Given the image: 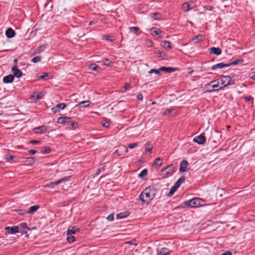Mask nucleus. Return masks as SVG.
Segmentation results:
<instances>
[{
    "label": "nucleus",
    "instance_id": "nucleus-1",
    "mask_svg": "<svg viewBox=\"0 0 255 255\" xmlns=\"http://www.w3.org/2000/svg\"><path fill=\"white\" fill-rule=\"evenodd\" d=\"M157 190L153 186H149L146 188L139 196L140 200L143 203L148 204L154 198Z\"/></svg>",
    "mask_w": 255,
    "mask_h": 255
},
{
    "label": "nucleus",
    "instance_id": "nucleus-2",
    "mask_svg": "<svg viewBox=\"0 0 255 255\" xmlns=\"http://www.w3.org/2000/svg\"><path fill=\"white\" fill-rule=\"evenodd\" d=\"M203 201L201 199L196 198L185 202L184 204L191 208H197L201 206Z\"/></svg>",
    "mask_w": 255,
    "mask_h": 255
},
{
    "label": "nucleus",
    "instance_id": "nucleus-3",
    "mask_svg": "<svg viewBox=\"0 0 255 255\" xmlns=\"http://www.w3.org/2000/svg\"><path fill=\"white\" fill-rule=\"evenodd\" d=\"M218 79L220 82V85H221L222 89L228 85H233L235 83L234 81L232 80L231 77L229 76H222Z\"/></svg>",
    "mask_w": 255,
    "mask_h": 255
},
{
    "label": "nucleus",
    "instance_id": "nucleus-4",
    "mask_svg": "<svg viewBox=\"0 0 255 255\" xmlns=\"http://www.w3.org/2000/svg\"><path fill=\"white\" fill-rule=\"evenodd\" d=\"M57 123L60 124H66L69 125L71 127H74L78 125V123L76 122L72 121L70 118L68 117H61L58 119Z\"/></svg>",
    "mask_w": 255,
    "mask_h": 255
},
{
    "label": "nucleus",
    "instance_id": "nucleus-5",
    "mask_svg": "<svg viewBox=\"0 0 255 255\" xmlns=\"http://www.w3.org/2000/svg\"><path fill=\"white\" fill-rule=\"evenodd\" d=\"M220 82L219 80V79L215 80L213 81H212L210 83L207 84V86H211L213 89L211 90H208L207 92L211 93L215 91H217L219 90H221L222 89V87L221 86H220Z\"/></svg>",
    "mask_w": 255,
    "mask_h": 255
},
{
    "label": "nucleus",
    "instance_id": "nucleus-6",
    "mask_svg": "<svg viewBox=\"0 0 255 255\" xmlns=\"http://www.w3.org/2000/svg\"><path fill=\"white\" fill-rule=\"evenodd\" d=\"M174 167L173 165L170 164L162 169L161 171L163 178H166L168 175H171L174 171Z\"/></svg>",
    "mask_w": 255,
    "mask_h": 255
},
{
    "label": "nucleus",
    "instance_id": "nucleus-7",
    "mask_svg": "<svg viewBox=\"0 0 255 255\" xmlns=\"http://www.w3.org/2000/svg\"><path fill=\"white\" fill-rule=\"evenodd\" d=\"M128 152L127 147L125 145H120L119 149L116 150L114 152V155L120 156L121 155H125Z\"/></svg>",
    "mask_w": 255,
    "mask_h": 255
},
{
    "label": "nucleus",
    "instance_id": "nucleus-8",
    "mask_svg": "<svg viewBox=\"0 0 255 255\" xmlns=\"http://www.w3.org/2000/svg\"><path fill=\"white\" fill-rule=\"evenodd\" d=\"M66 106L65 103H60L56 105L52 109V112L53 114H56L60 111V110H63Z\"/></svg>",
    "mask_w": 255,
    "mask_h": 255
},
{
    "label": "nucleus",
    "instance_id": "nucleus-9",
    "mask_svg": "<svg viewBox=\"0 0 255 255\" xmlns=\"http://www.w3.org/2000/svg\"><path fill=\"white\" fill-rule=\"evenodd\" d=\"M5 230L7 234H14L19 232V227L18 226L7 227Z\"/></svg>",
    "mask_w": 255,
    "mask_h": 255
},
{
    "label": "nucleus",
    "instance_id": "nucleus-10",
    "mask_svg": "<svg viewBox=\"0 0 255 255\" xmlns=\"http://www.w3.org/2000/svg\"><path fill=\"white\" fill-rule=\"evenodd\" d=\"M11 71L13 74L12 76H14V77L20 78L22 75V72L18 69L16 66H13L12 67Z\"/></svg>",
    "mask_w": 255,
    "mask_h": 255
},
{
    "label": "nucleus",
    "instance_id": "nucleus-11",
    "mask_svg": "<svg viewBox=\"0 0 255 255\" xmlns=\"http://www.w3.org/2000/svg\"><path fill=\"white\" fill-rule=\"evenodd\" d=\"M206 137L204 135L202 134H200L199 135L196 136L193 139V141L194 142L197 143L199 144H202L204 143Z\"/></svg>",
    "mask_w": 255,
    "mask_h": 255
},
{
    "label": "nucleus",
    "instance_id": "nucleus-12",
    "mask_svg": "<svg viewBox=\"0 0 255 255\" xmlns=\"http://www.w3.org/2000/svg\"><path fill=\"white\" fill-rule=\"evenodd\" d=\"M188 162L186 160H183L180 164L179 172L181 173L184 172L188 165Z\"/></svg>",
    "mask_w": 255,
    "mask_h": 255
},
{
    "label": "nucleus",
    "instance_id": "nucleus-13",
    "mask_svg": "<svg viewBox=\"0 0 255 255\" xmlns=\"http://www.w3.org/2000/svg\"><path fill=\"white\" fill-rule=\"evenodd\" d=\"M151 34L154 36H158L160 38L163 37L162 35H161V31L157 28L152 27L151 29Z\"/></svg>",
    "mask_w": 255,
    "mask_h": 255
},
{
    "label": "nucleus",
    "instance_id": "nucleus-14",
    "mask_svg": "<svg viewBox=\"0 0 255 255\" xmlns=\"http://www.w3.org/2000/svg\"><path fill=\"white\" fill-rule=\"evenodd\" d=\"M210 53H213L216 55H219L222 53V50L219 47H211L209 48Z\"/></svg>",
    "mask_w": 255,
    "mask_h": 255
},
{
    "label": "nucleus",
    "instance_id": "nucleus-15",
    "mask_svg": "<svg viewBox=\"0 0 255 255\" xmlns=\"http://www.w3.org/2000/svg\"><path fill=\"white\" fill-rule=\"evenodd\" d=\"M5 35L8 38H12L15 35V32L11 28H8L5 31Z\"/></svg>",
    "mask_w": 255,
    "mask_h": 255
},
{
    "label": "nucleus",
    "instance_id": "nucleus-16",
    "mask_svg": "<svg viewBox=\"0 0 255 255\" xmlns=\"http://www.w3.org/2000/svg\"><path fill=\"white\" fill-rule=\"evenodd\" d=\"M227 67H229L228 63L224 64L223 63H220L213 65L211 68L212 70H216L217 69H221Z\"/></svg>",
    "mask_w": 255,
    "mask_h": 255
},
{
    "label": "nucleus",
    "instance_id": "nucleus-17",
    "mask_svg": "<svg viewBox=\"0 0 255 255\" xmlns=\"http://www.w3.org/2000/svg\"><path fill=\"white\" fill-rule=\"evenodd\" d=\"M79 231V229L76 228L74 226H70L68 228L67 231V235H72L75 234L77 231Z\"/></svg>",
    "mask_w": 255,
    "mask_h": 255
},
{
    "label": "nucleus",
    "instance_id": "nucleus-18",
    "mask_svg": "<svg viewBox=\"0 0 255 255\" xmlns=\"http://www.w3.org/2000/svg\"><path fill=\"white\" fill-rule=\"evenodd\" d=\"M13 79L14 76H12L11 74H9L3 77V82L5 83H10L13 82Z\"/></svg>",
    "mask_w": 255,
    "mask_h": 255
},
{
    "label": "nucleus",
    "instance_id": "nucleus-19",
    "mask_svg": "<svg viewBox=\"0 0 255 255\" xmlns=\"http://www.w3.org/2000/svg\"><path fill=\"white\" fill-rule=\"evenodd\" d=\"M71 177V176H69L61 178L60 179L57 180L56 181H55L54 182H52L53 185V186L54 185H57L63 182L67 181L70 179Z\"/></svg>",
    "mask_w": 255,
    "mask_h": 255
},
{
    "label": "nucleus",
    "instance_id": "nucleus-20",
    "mask_svg": "<svg viewBox=\"0 0 255 255\" xmlns=\"http://www.w3.org/2000/svg\"><path fill=\"white\" fill-rule=\"evenodd\" d=\"M40 206L34 205L29 208L28 210L27 211V213L30 214H33L35 211L39 209Z\"/></svg>",
    "mask_w": 255,
    "mask_h": 255
},
{
    "label": "nucleus",
    "instance_id": "nucleus-21",
    "mask_svg": "<svg viewBox=\"0 0 255 255\" xmlns=\"http://www.w3.org/2000/svg\"><path fill=\"white\" fill-rule=\"evenodd\" d=\"M170 251L168 248H163L158 253V255H168L169 254Z\"/></svg>",
    "mask_w": 255,
    "mask_h": 255
},
{
    "label": "nucleus",
    "instance_id": "nucleus-22",
    "mask_svg": "<svg viewBox=\"0 0 255 255\" xmlns=\"http://www.w3.org/2000/svg\"><path fill=\"white\" fill-rule=\"evenodd\" d=\"M160 71H164L166 73H171L175 71V69L172 67H162L159 68Z\"/></svg>",
    "mask_w": 255,
    "mask_h": 255
},
{
    "label": "nucleus",
    "instance_id": "nucleus-23",
    "mask_svg": "<svg viewBox=\"0 0 255 255\" xmlns=\"http://www.w3.org/2000/svg\"><path fill=\"white\" fill-rule=\"evenodd\" d=\"M203 40V36L201 35H198L194 36L192 39V41L195 43L198 42L199 41H201Z\"/></svg>",
    "mask_w": 255,
    "mask_h": 255
},
{
    "label": "nucleus",
    "instance_id": "nucleus-24",
    "mask_svg": "<svg viewBox=\"0 0 255 255\" xmlns=\"http://www.w3.org/2000/svg\"><path fill=\"white\" fill-rule=\"evenodd\" d=\"M129 30L131 32H134L136 35H139L141 33L139 27L136 26H133L129 27Z\"/></svg>",
    "mask_w": 255,
    "mask_h": 255
},
{
    "label": "nucleus",
    "instance_id": "nucleus-25",
    "mask_svg": "<svg viewBox=\"0 0 255 255\" xmlns=\"http://www.w3.org/2000/svg\"><path fill=\"white\" fill-rule=\"evenodd\" d=\"M162 164V160L160 157H157L155 159L153 165H157V168H159L161 166Z\"/></svg>",
    "mask_w": 255,
    "mask_h": 255
},
{
    "label": "nucleus",
    "instance_id": "nucleus-26",
    "mask_svg": "<svg viewBox=\"0 0 255 255\" xmlns=\"http://www.w3.org/2000/svg\"><path fill=\"white\" fill-rule=\"evenodd\" d=\"M244 60L243 59H236L231 62L228 63V65H229V66L231 65H236L238 64H242Z\"/></svg>",
    "mask_w": 255,
    "mask_h": 255
},
{
    "label": "nucleus",
    "instance_id": "nucleus-27",
    "mask_svg": "<svg viewBox=\"0 0 255 255\" xmlns=\"http://www.w3.org/2000/svg\"><path fill=\"white\" fill-rule=\"evenodd\" d=\"M90 104V101H82L79 104H78L76 106H81L83 108H86L88 107Z\"/></svg>",
    "mask_w": 255,
    "mask_h": 255
},
{
    "label": "nucleus",
    "instance_id": "nucleus-28",
    "mask_svg": "<svg viewBox=\"0 0 255 255\" xmlns=\"http://www.w3.org/2000/svg\"><path fill=\"white\" fill-rule=\"evenodd\" d=\"M161 45L163 47L167 49H171L172 46L170 42L167 41H163L161 42Z\"/></svg>",
    "mask_w": 255,
    "mask_h": 255
},
{
    "label": "nucleus",
    "instance_id": "nucleus-29",
    "mask_svg": "<svg viewBox=\"0 0 255 255\" xmlns=\"http://www.w3.org/2000/svg\"><path fill=\"white\" fill-rule=\"evenodd\" d=\"M185 177L182 176L178 180L176 181L174 185H175L177 188H178L179 186L184 182L185 180Z\"/></svg>",
    "mask_w": 255,
    "mask_h": 255
},
{
    "label": "nucleus",
    "instance_id": "nucleus-30",
    "mask_svg": "<svg viewBox=\"0 0 255 255\" xmlns=\"http://www.w3.org/2000/svg\"><path fill=\"white\" fill-rule=\"evenodd\" d=\"M145 147L146 148V153H151L152 152V145L149 142L146 143L145 144Z\"/></svg>",
    "mask_w": 255,
    "mask_h": 255
},
{
    "label": "nucleus",
    "instance_id": "nucleus-31",
    "mask_svg": "<svg viewBox=\"0 0 255 255\" xmlns=\"http://www.w3.org/2000/svg\"><path fill=\"white\" fill-rule=\"evenodd\" d=\"M182 9L186 11H189L191 9L192 7H191L188 2H184L182 6Z\"/></svg>",
    "mask_w": 255,
    "mask_h": 255
},
{
    "label": "nucleus",
    "instance_id": "nucleus-32",
    "mask_svg": "<svg viewBox=\"0 0 255 255\" xmlns=\"http://www.w3.org/2000/svg\"><path fill=\"white\" fill-rule=\"evenodd\" d=\"M43 128H44L43 127H39L35 128L34 129V131L35 132L38 133H44V132H46V130L45 129L44 130H43L42 129Z\"/></svg>",
    "mask_w": 255,
    "mask_h": 255
},
{
    "label": "nucleus",
    "instance_id": "nucleus-33",
    "mask_svg": "<svg viewBox=\"0 0 255 255\" xmlns=\"http://www.w3.org/2000/svg\"><path fill=\"white\" fill-rule=\"evenodd\" d=\"M102 63L103 65L108 67H111L112 65V62L108 59H103L102 61Z\"/></svg>",
    "mask_w": 255,
    "mask_h": 255
},
{
    "label": "nucleus",
    "instance_id": "nucleus-34",
    "mask_svg": "<svg viewBox=\"0 0 255 255\" xmlns=\"http://www.w3.org/2000/svg\"><path fill=\"white\" fill-rule=\"evenodd\" d=\"M147 170L146 169H144L140 172V173L138 175V177L140 178H142L144 176H146L147 175Z\"/></svg>",
    "mask_w": 255,
    "mask_h": 255
},
{
    "label": "nucleus",
    "instance_id": "nucleus-35",
    "mask_svg": "<svg viewBox=\"0 0 255 255\" xmlns=\"http://www.w3.org/2000/svg\"><path fill=\"white\" fill-rule=\"evenodd\" d=\"M99 68V66L94 63L91 64L89 66V69L93 71H97Z\"/></svg>",
    "mask_w": 255,
    "mask_h": 255
},
{
    "label": "nucleus",
    "instance_id": "nucleus-36",
    "mask_svg": "<svg viewBox=\"0 0 255 255\" xmlns=\"http://www.w3.org/2000/svg\"><path fill=\"white\" fill-rule=\"evenodd\" d=\"M178 188H177L175 185H174L171 188V189L170 190V191L169 192V193L167 194V196H172L174 193L175 192V191H176V190Z\"/></svg>",
    "mask_w": 255,
    "mask_h": 255
},
{
    "label": "nucleus",
    "instance_id": "nucleus-37",
    "mask_svg": "<svg viewBox=\"0 0 255 255\" xmlns=\"http://www.w3.org/2000/svg\"><path fill=\"white\" fill-rule=\"evenodd\" d=\"M173 111L172 109H165L163 112H162V115L163 116H168V115H169L172 112V111Z\"/></svg>",
    "mask_w": 255,
    "mask_h": 255
},
{
    "label": "nucleus",
    "instance_id": "nucleus-38",
    "mask_svg": "<svg viewBox=\"0 0 255 255\" xmlns=\"http://www.w3.org/2000/svg\"><path fill=\"white\" fill-rule=\"evenodd\" d=\"M128 214L126 212L121 213L117 214V217L118 219H122L126 217Z\"/></svg>",
    "mask_w": 255,
    "mask_h": 255
},
{
    "label": "nucleus",
    "instance_id": "nucleus-39",
    "mask_svg": "<svg viewBox=\"0 0 255 255\" xmlns=\"http://www.w3.org/2000/svg\"><path fill=\"white\" fill-rule=\"evenodd\" d=\"M14 156L10 155V154H6L5 155V159L7 162H10L13 160Z\"/></svg>",
    "mask_w": 255,
    "mask_h": 255
},
{
    "label": "nucleus",
    "instance_id": "nucleus-40",
    "mask_svg": "<svg viewBox=\"0 0 255 255\" xmlns=\"http://www.w3.org/2000/svg\"><path fill=\"white\" fill-rule=\"evenodd\" d=\"M14 211L17 212L19 215H24L26 214H27V211H25V210H24L22 209L14 210Z\"/></svg>",
    "mask_w": 255,
    "mask_h": 255
},
{
    "label": "nucleus",
    "instance_id": "nucleus-41",
    "mask_svg": "<svg viewBox=\"0 0 255 255\" xmlns=\"http://www.w3.org/2000/svg\"><path fill=\"white\" fill-rule=\"evenodd\" d=\"M67 240L69 243H73L75 241V238L72 235L67 236Z\"/></svg>",
    "mask_w": 255,
    "mask_h": 255
},
{
    "label": "nucleus",
    "instance_id": "nucleus-42",
    "mask_svg": "<svg viewBox=\"0 0 255 255\" xmlns=\"http://www.w3.org/2000/svg\"><path fill=\"white\" fill-rule=\"evenodd\" d=\"M41 59V58L40 56H36V57H33L31 59V61L34 63H36L40 61Z\"/></svg>",
    "mask_w": 255,
    "mask_h": 255
},
{
    "label": "nucleus",
    "instance_id": "nucleus-43",
    "mask_svg": "<svg viewBox=\"0 0 255 255\" xmlns=\"http://www.w3.org/2000/svg\"><path fill=\"white\" fill-rule=\"evenodd\" d=\"M138 142H134V143H130V144H129L128 146V147L130 148V149H132L134 147H137L138 145Z\"/></svg>",
    "mask_w": 255,
    "mask_h": 255
},
{
    "label": "nucleus",
    "instance_id": "nucleus-44",
    "mask_svg": "<svg viewBox=\"0 0 255 255\" xmlns=\"http://www.w3.org/2000/svg\"><path fill=\"white\" fill-rule=\"evenodd\" d=\"M152 17L154 19L158 20L160 19L159 17V13L158 12H154L153 13V15L152 16Z\"/></svg>",
    "mask_w": 255,
    "mask_h": 255
},
{
    "label": "nucleus",
    "instance_id": "nucleus-45",
    "mask_svg": "<svg viewBox=\"0 0 255 255\" xmlns=\"http://www.w3.org/2000/svg\"><path fill=\"white\" fill-rule=\"evenodd\" d=\"M51 149L50 147H45L43 148L42 152L44 153H48L51 151Z\"/></svg>",
    "mask_w": 255,
    "mask_h": 255
},
{
    "label": "nucleus",
    "instance_id": "nucleus-46",
    "mask_svg": "<svg viewBox=\"0 0 255 255\" xmlns=\"http://www.w3.org/2000/svg\"><path fill=\"white\" fill-rule=\"evenodd\" d=\"M50 74L49 73H44L42 75L40 76L38 78L40 79H46V78Z\"/></svg>",
    "mask_w": 255,
    "mask_h": 255
},
{
    "label": "nucleus",
    "instance_id": "nucleus-47",
    "mask_svg": "<svg viewBox=\"0 0 255 255\" xmlns=\"http://www.w3.org/2000/svg\"><path fill=\"white\" fill-rule=\"evenodd\" d=\"M203 8L206 10L213 11L214 10V7L209 5L204 6Z\"/></svg>",
    "mask_w": 255,
    "mask_h": 255
},
{
    "label": "nucleus",
    "instance_id": "nucleus-48",
    "mask_svg": "<svg viewBox=\"0 0 255 255\" xmlns=\"http://www.w3.org/2000/svg\"><path fill=\"white\" fill-rule=\"evenodd\" d=\"M20 227L23 229H28V230H30L28 228L27 224L26 223H21L20 224Z\"/></svg>",
    "mask_w": 255,
    "mask_h": 255
},
{
    "label": "nucleus",
    "instance_id": "nucleus-49",
    "mask_svg": "<svg viewBox=\"0 0 255 255\" xmlns=\"http://www.w3.org/2000/svg\"><path fill=\"white\" fill-rule=\"evenodd\" d=\"M160 70L159 69H151L150 70V71L149 72V73H154L155 74H159V71Z\"/></svg>",
    "mask_w": 255,
    "mask_h": 255
},
{
    "label": "nucleus",
    "instance_id": "nucleus-50",
    "mask_svg": "<svg viewBox=\"0 0 255 255\" xmlns=\"http://www.w3.org/2000/svg\"><path fill=\"white\" fill-rule=\"evenodd\" d=\"M107 220L108 221H113L114 219V214H111L110 215H109L107 218Z\"/></svg>",
    "mask_w": 255,
    "mask_h": 255
},
{
    "label": "nucleus",
    "instance_id": "nucleus-51",
    "mask_svg": "<svg viewBox=\"0 0 255 255\" xmlns=\"http://www.w3.org/2000/svg\"><path fill=\"white\" fill-rule=\"evenodd\" d=\"M46 47V45H41L39 47H38V52H41V51H43V50L44 49H45Z\"/></svg>",
    "mask_w": 255,
    "mask_h": 255
},
{
    "label": "nucleus",
    "instance_id": "nucleus-52",
    "mask_svg": "<svg viewBox=\"0 0 255 255\" xmlns=\"http://www.w3.org/2000/svg\"><path fill=\"white\" fill-rule=\"evenodd\" d=\"M249 77L252 79L255 80V71L250 73L249 74Z\"/></svg>",
    "mask_w": 255,
    "mask_h": 255
},
{
    "label": "nucleus",
    "instance_id": "nucleus-53",
    "mask_svg": "<svg viewBox=\"0 0 255 255\" xmlns=\"http://www.w3.org/2000/svg\"><path fill=\"white\" fill-rule=\"evenodd\" d=\"M101 124H102V126L106 128H108L109 127V124L107 122H101Z\"/></svg>",
    "mask_w": 255,
    "mask_h": 255
},
{
    "label": "nucleus",
    "instance_id": "nucleus-54",
    "mask_svg": "<svg viewBox=\"0 0 255 255\" xmlns=\"http://www.w3.org/2000/svg\"><path fill=\"white\" fill-rule=\"evenodd\" d=\"M32 97L35 99H39L41 98V97L38 94H34Z\"/></svg>",
    "mask_w": 255,
    "mask_h": 255
},
{
    "label": "nucleus",
    "instance_id": "nucleus-55",
    "mask_svg": "<svg viewBox=\"0 0 255 255\" xmlns=\"http://www.w3.org/2000/svg\"><path fill=\"white\" fill-rule=\"evenodd\" d=\"M103 37H104V39H106V40H112L111 39V36L109 35H104L103 36Z\"/></svg>",
    "mask_w": 255,
    "mask_h": 255
},
{
    "label": "nucleus",
    "instance_id": "nucleus-56",
    "mask_svg": "<svg viewBox=\"0 0 255 255\" xmlns=\"http://www.w3.org/2000/svg\"><path fill=\"white\" fill-rule=\"evenodd\" d=\"M44 187L53 188L54 187V186L53 185L52 182H51L50 183L45 185Z\"/></svg>",
    "mask_w": 255,
    "mask_h": 255
},
{
    "label": "nucleus",
    "instance_id": "nucleus-57",
    "mask_svg": "<svg viewBox=\"0 0 255 255\" xmlns=\"http://www.w3.org/2000/svg\"><path fill=\"white\" fill-rule=\"evenodd\" d=\"M28 152L30 154L33 155L37 152V151L34 149H30L28 151Z\"/></svg>",
    "mask_w": 255,
    "mask_h": 255
},
{
    "label": "nucleus",
    "instance_id": "nucleus-58",
    "mask_svg": "<svg viewBox=\"0 0 255 255\" xmlns=\"http://www.w3.org/2000/svg\"><path fill=\"white\" fill-rule=\"evenodd\" d=\"M130 83H126L125 86H124V89L125 90H127L130 87Z\"/></svg>",
    "mask_w": 255,
    "mask_h": 255
},
{
    "label": "nucleus",
    "instance_id": "nucleus-59",
    "mask_svg": "<svg viewBox=\"0 0 255 255\" xmlns=\"http://www.w3.org/2000/svg\"><path fill=\"white\" fill-rule=\"evenodd\" d=\"M136 98H137L138 100L142 101V100L143 96H142V94H138V95H137Z\"/></svg>",
    "mask_w": 255,
    "mask_h": 255
},
{
    "label": "nucleus",
    "instance_id": "nucleus-60",
    "mask_svg": "<svg viewBox=\"0 0 255 255\" xmlns=\"http://www.w3.org/2000/svg\"><path fill=\"white\" fill-rule=\"evenodd\" d=\"M27 159L30 162L33 163L34 162V158L33 157H28Z\"/></svg>",
    "mask_w": 255,
    "mask_h": 255
},
{
    "label": "nucleus",
    "instance_id": "nucleus-61",
    "mask_svg": "<svg viewBox=\"0 0 255 255\" xmlns=\"http://www.w3.org/2000/svg\"><path fill=\"white\" fill-rule=\"evenodd\" d=\"M251 99H253V98L251 97H250V96H246V97H245V100L247 102L250 101Z\"/></svg>",
    "mask_w": 255,
    "mask_h": 255
},
{
    "label": "nucleus",
    "instance_id": "nucleus-62",
    "mask_svg": "<svg viewBox=\"0 0 255 255\" xmlns=\"http://www.w3.org/2000/svg\"><path fill=\"white\" fill-rule=\"evenodd\" d=\"M30 142L31 143H33V144H37V143H39L40 142V141H38V140H32L30 141Z\"/></svg>",
    "mask_w": 255,
    "mask_h": 255
},
{
    "label": "nucleus",
    "instance_id": "nucleus-63",
    "mask_svg": "<svg viewBox=\"0 0 255 255\" xmlns=\"http://www.w3.org/2000/svg\"><path fill=\"white\" fill-rule=\"evenodd\" d=\"M221 255H232V253L231 252L227 251V252L222 254Z\"/></svg>",
    "mask_w": 255,
    "mask_h": 255
},
{
    "label": "nucleus",
    "instance_id": "nucleus-64",
    "mask_svg": "<svg viewBox=\"0 0 255 255\" xmlns=\"http://www.w3.org/2000/svg\"><path fill=\"white\" fill-rule=\"evenodd\" d=\"M157 53V54L159 55V56H160V57H161V56H162L163 55H164V53L163 52H161V51H158Z\"/></svg>",
    "mask_w": 255,
    "mask_h": 255
}]
</instances>
